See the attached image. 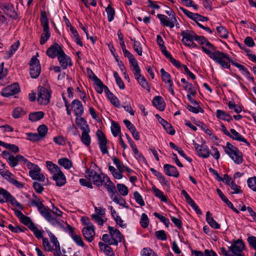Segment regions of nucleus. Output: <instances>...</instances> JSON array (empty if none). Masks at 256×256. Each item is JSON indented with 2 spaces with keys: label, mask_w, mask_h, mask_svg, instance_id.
<instances>
[{
  "label": "nucleus",
  "mask_w": 256,
  "mask_h": 256,
  "mask_svg": "<svg viewBox=\"0 0 256 256\" xmlns=\"http://www.w3.org/2000/svg\"><path fill=\"white\" fill-rule=\"evenodd\" d=\"M196 40L202 46V52L211 59L218 64L222 67H228V64L224 60L226 58L228 59L226 53L216 50L215 47L203 36L197 35Z\"/></svg>",
  "instance_id": "obj_1"
},
{
  "label": "nucleus",
  "mask_w": 256,
  "mask_h": 256,
  "mask_svg": "<svg viewBox=\"0 0 256 256\" xmlns=\"http://www.w3.org/2000/svg\"><path fill=\"white\" fill-rule=\"evenodd\" d=\"M46 166L52 174V179L54 180L56 186L61 187L66 182V176L56 164L50 161L46 162Z\"/></svg>",
  "instance_id": "obj_2"
},
{
  "label": "nucleus",
  "mask_w": 256,
  "mask_h": 256,
  "mask_svg": "<svg viewBox=\"0 0 256 256\" xmlns=\"http://www.w3.org/2000/svg\"><path fill=\"white\" fill-rule=\"evenodd\" d=\"M224 152L230 158L237 164L242 163L244 161L243 154L242 152L230 143L227 142L226 146H224Z\"/></svg>",
  "instance_id": "obj_3"
},
{
  "label": "nucleus",
  "mask_w": 256,
  "mask_h": 256,
  "mask_svg": "<svg viewBox=\"0 0 256 256\" xmlns=\"http://www.w3.org/2000/svg\"><path fill=\"white\" fill-rule=\"evenodd\" d=\"M40 20L43 28V32L40 36V43L41 44H44L48 41L50 36L49 22L46 11L42 10L40 12Z\"/></svg>",
  "instance_id": "obj_4"
},
{
  "label": "nucleus",
  "mask_w": 256,
  "mask_h": 256,
  "mask_svg": "<svg viewBox=\"0 0 256 256\" xmlns=\"http://www.w3.org/2000/svg\"><path fill=\"white\" fill-rule=\"evenodd\" d=\"M85 176L87 180H92L94 184L100 187L103 186V182L108 176L102 172L97 173L93 170L86 169Z\"/></svg>",
  "instance_id": "obj_5"
},
{
  "label": "nucleus",
  "mask_w": 256,
  "mask_h": 256,
  "mask_svg": "<svg viewBox=\"0 0 256 256\" xmlns=\"http://www.w3.org/2000/svg\"><path fill=\"white\" fill-rule=\"evenodd\" d=\"M2 156L6 160L9 166L12 168H14L18 166L20 162H22L26 165L28 161V160L22 155L17 154L14 156L6 150H4L2 152Z\"/></svg>",
  "instance_id": "obj_6"
},
{
  "label": "nucleus",
  "mask_w": 256,
  "mask_h": 256,
  "mask_svg": "<svg viewBox=\"0 0 256 256\" xmlns=\"http://www.w3.org/2000/svg\"><path fill=\"white\" fill-rule=\"evenodd\" d=\"M6 202H10L12 205L22 210V205L18 202L16 198L12 196L10 192L6 190L0 188V203L3 204Z\"/></svg>",
  "instance_id": "obj_7"
},
{
  "label": "nucleus",
  "mask_w": 256,
  "mask_h": 256,
  "mask_svg": "<svg viewBox=\"0 0 256 256\" xmlns=\"http://www.w3.org/2000/svg\"><path fill=\"white\" fill-rule=\"evenodd\" d=\"M26 166L30 170L29 175L32 180L44 182L45 176L42 174L40 173V168L38 165L28 160Z\"/></svg>",
  "instance_id": "obj_8"
},
{
  "label": "nucleus",
  "mask_w": 256,
  "mask_h": 256,
  "mask_svg": "<svg viewBox=\"0 0 256 256\" xmlns=\"http://www.w3.org/2000/svg\"><path fill=\"white\" fill-rule=\"evenodd\" d=\"M38 210L41 215L52 225L56 226L61 224L60 221L53 217L50 212L49 208L45 206L43 204L38 208Z\"/></svg>",
  "instance_id": "obj_9"
},
{
  "label": "nucleus",
  "mask_w": 256,
  "mask_h": 256,
  "mask_svg": "<svg viewBox=\"0 0 256 256\" xmlns=\"http://www.w3.org/2000/svg\"><path fill=\"white\" fill-rule=\"evenodd\" d=\"M51 96L48 88L38 86L37 100L39 104L46 105L50 102Z\"/></svg>",
  "instance_id": "obj_10"
},
{
  "label": "nucleus",
  "mask_w": 256,
  "mask_h": 256,
  "mask_svg": "<svg viewBox=\"0 0 256 256\" xmlns=\"http://www.w3.org/2000/svg\"><path fill=\"white\" fill-rule=\"evenodd\" d=\"M226 56L228 57V59L224 60L226 62H227L228 64V67H222L224 68H230V62L236 68H238L239 70L241 72L242 74L246 77L250 81L254 82V78L251 76V74L248 70L243 65L240 64L234 61L230 56L226 54Z\"/></svg>",
  "instance_id": "obj_11"
},
{
  "label": "nucleus",
  "mask_w": 256,
  "mask_h": 256,
  "mask_svg": "<svg viewBox=\"0 0 256 256\" xmlns=\"http://www.w3.org/2000/svg\"><path fill=\"white\" fill-rule=\"evenodd\" d=\"M244 248V244L240 240H238L228 247V250L232 252V256H245L242 252Z\"/></svg>",
  "instance_id": "obj_12"
},
{
  "label": "nucleus",
  "mask_w": 256,
  "mask_h": 256,
  "mask_svg": "<svg viewBox=\"0 0 256 256\" xmlns=\"http://www.w3.org/2000/svg\"><path fill=\"white\" fill-rule=\"evenodd\" d=\"M108 228L111 238L110 245L117 246L124 239L123 235L114 227L108 226Z\"/></svg>",
  "instance_id": "obj_13"
},
{
  "label": "nucleus",
  "mask_w": 256,
  "mask_h": 256,
  "mask_svg": "<svg viewBox=\"0 0 256 256\" xmlns=\"http://www.w3.org/2000/svg\"><path fill=\"white\" fill-rule=\"evenodd\" d=\"M30 74L32 78H37L41 72L40 62L38 58L32 57L30 61Z\"/></svg>",
  "instance_id": "obj_14"
},
{
  "label": "nucleus",
  "mask_w": 256,
  "mask_h": 256,
  "mask_svg": "<svg viewBox=\"0 0 256 256\" xmlns=\"http://www.w3.org/2000/svg\"><path fill=\"white\" fill-rule=\"evenodd\" d=\"M84 224L86 226L82 230L83 236L88 242H92L95 236L94 227L89 222H85Z\"/></svg>",
  "instance_id": "obj_15"
},
{
  "label": "nucleus",
  "mask_w": 256,
  "mask_h": 256,
  "mask_svg": "<svg viewBox=\"0 0 256 256\" xmlns=\"http://www.w3.org/2000/svg\"><path fill=\"white\" fill-rule=\"evenodd\" d=\"M96 135L98 140V144L100 150L102 154H108V153L107 147L108 140L104 134L100 130H98L96 132Z\"/></svg>",
  "instance_id": "obj_16"
},
{
  "label": "nucleus",
  "mask_w": 256,
  "mask_h": 256,
  "mask_svg": "<svg viewBox=\"0 0 256 256\" xmlns=\"http://www.w3.org/2000/svg\"><path fill=\"white\" fill-rule=\"evenodd\" d=\"M20 91L18 84L17 83H14L4 88L0 94L4 97H8L14 95Z\"/></svg>",
  "instance_id": "obj_17"
},
{
  "label": "nucleus",
  "mask_w": 256,
  "mask_h": 256,
  "mask_svg": "<svg viewBox=\"0 0 256 256\" xmlns=\"http://www.w3.org/2000/svg\"><path fill=\"white\" fill-rule=\"evenodd\" d=\"M64 52L62 47L57 43L51 46L46 50V54L50 58H58Z\"/></svg>",
  "instance_id": "obj_18"
},
{
  "label": "nucleus",
  "mask_w": 256,
  "mask_h": 256,
  "mask_svg": "<svg viewBox=\"0 0 256 256\" xmlns=\"http://www.w3.org/2000/svg\"><path fill=\"white\" fill-rule=\"evenodd\" d=\"M157 17L160 20V24L164 26L173 28L176 25V23L177 22L176 17L172 16L171 17L170 20L167 16L162 14H158Z\"/></svg>",
  "instance_id": "obj_19"
},
{
  "label": "nucleus",
  "mask_w": 256,
  "mask_h": 256,
  "mask_svg": "<svg viewBox=\"0 0 256 256\" xmlns=\"http://www.w3.org/2000/svg\"><path fill=\"white\" fill-rule=\"evenodd\" d=\"M193 144L199 156L204 158L209 157L210 152L207 146L205 144L200 145L196 144L194 140H193Z\"/></svg>",
  "instance_id": "obj_20"
},
{
  "label": "nucleus",
  "mask_w": 256,
  "mask_h": 256,
  "mask_svg": "<svg viewBox=\"0 0 256 256\" xmlns=\"http://www.w3.org/2000/svg\"><path fill=\"white\" fill-rule=\"evenodd\" d=\"M58 60L62 69L66 70L68 67L72 65V62L70 58L66 55L64 52L60 55L58 56Z\"/></svg>",
  "instance_id": "obj_21"
},
{
  "label": "nucleus",
  "mask_w": 256,
  "mask_h": 256,
  "mask_svg": "<svg viewBox=\"0 0 256 256\" xmlns=\"http://www.w3.org/2000/svg\"><path fill=\"white\" fill-rule=\"evenodd\" d=\"M72 108L76 116H81L84 112V108L82 102L78 100H74L71 104Z\"/></svg>",
  "instance_id": "obj_22"
},
{
  "label": "nucleus",
  "mask_w": 256,
  "mask_h": 256,
  "mask_svg": "<svg viewBox=\"0 0 256 256\" xmlns=\"http://www.w3.org/2000/svg\"><path fill=\"white\" fill-rule=\"evenodd\" d=\"M2 178L6 179L8 182L14 185L18 188H22L24 186V184L17 180L15 178L14 176L8 170L6 172Z\"/></svg>",
  "instance_id": "obj_23"
},
{
  "label": "nucleus",
  "mask_w": 256,
  "mask_h": 256,
  "mask_svg": "<svg viewBox=\"0 0 256 256\" xmlns=\"http://www.w3.org/2000/svg\"><path fill=\"white\" fill-rule=\"evenodd\" d=\"M164 173L168 176L178 178L179 172L176 167L169 164H166L164 166Z\"/></svg>",
  "instance_id": "obj_24"
},
{
  "label": "nucleus",
  "mask_w": 256,
  "mask_h": 256,
  "mask_svg": "<svg viewBox=\"0 0 256 256\" xmlns=\"http://www.w3.org/2000/svg\"><path fill=\"white\" fill-rule=\"evenodd\" d=\"M230 136H228L232 140L243 142L248 146H250V144L248 142V140L240 134L236 130L231 128L230 130Z\"/></svg>",
  "instance_id": "obj_25"
},
{
  "label": "nucleus",
  "mask_w": 256,
  "mask_h": 256,
  "mask_svg": "<svg viewBox=\"0 0 256 256\" xmlns=\"http://www.w3.org/2000/svg\"><path fill=\"white\" fill-rule=\"evenodd\" d=\"M104 182L103 186L106 189L110 194V198H112L114 194L116 192V188L114 184L110 180V178L108 176Z\"/></svg>",
  "instance_id": "obj_26"
},
{
  "label": "nucleus",
  "mask_w": 256,
  "mask_h": 256,
  "mask_svg": "<svg viewBox=\"0 0 256 256\" xmlns=\"http://www.w3.org/2000/svg\"><path fill=\"white\" fill-rule=\"evenodd\" d=\"M92 74V80L94 82L96 86V90L98 94H102L104 91L106 93V88H108L106 86L104 85L102 80L99 79L94 72Z\"/></svg>",
  "instance_id": "obj_27"
},
{
  "label": "nucleus",
  "mask_w": 256,
  "mask_h": 256,
  "mask_svg": "<svg viewBox=\"0 0 256 256\" xmlns=\"http://www.w3.org/2000/svg\"><path fill=\"white\" fill-rule=\"evenodd\" d=\"M152 102L154 106L158 110L161 111L164 110L166 104L162 96H154L152 100Z\"/></svg>",
  "instance_id": "obj_28"
},
{
  "label": "nucleus",
  "mask_w": 256,
  "mask_h": 256,
  "mask_svg": "<svg viewBox=\"0 0 256 256\" xmlns=\"http://www.w3.org/2000/svg\"><path fill=\"white\" fill-rule=\"evenodd\" d=\"M90 129L82 131L80 136L82 142L86 147H88L91 144V137L89 134Z\"/></svg>",
  "instance_id": "obj_29"
},
{
  "label": "nucleus",
  "mask_w": 256,
  "mask_h": 256,
  "mask_svg": "<svg viewBox=\"0 0 256 256\" xmlns=\"http://www.w3.org/2000/svg\"><path fill=\"white\" fill-rule=\"evenodd\" d=\"M76 123L82 132L90 130L89 126L87 124L86 121L84 119V118L81 116L76 117Z\"/></svg>",
  "instance_id": "obj_30"
},
{
  "label": "nucleus",
  "mask_w": 256,
  "mask_h": 256,
  "mask_svg": "<svg viewBox=\"0 0 256 256\" xmlns=\"http://www.w3.org/2000/svg\"><path fill=\"white\" fill-rule=\"evenodd\" d=\"M50 238V242L54 247V250L57 252H60V246L56 237L50 231L46 230Z\"/></svg>",
  "instance_id": "obj_31"
},
{
  "label": "nucleus",
  "mask_w": 256,
  "mask_h": 256,
  "mask_svg": "<svg viewBox=\"0 0 256 256\" xmlns=\"http://www.w3.org/2000/svg\"><path fill=\"white\" fill-rule=\"evenodd\" d=\"M206 221L212 228L215 229L220 228V225L213 218L212 214L209 211L206 214Z\"/></svg>",
  "instance_id": "obj_32"
},
{
  "label": "nucleus",
  "mask_w": 256,
  "mask_h": 256,
  "mask_svg": "<svg viewBox=\"0 0 256 256\" xmlns=\"http://www.w3.org/2000/svg\"><path fill=\"white\" fill-rule=\"evenodd\" d=\"M216 116L218 118L228 122L232 121V117L230 114L221 110H216Z\"/></svg>",
  "instance_id": "obj_33"
},
{
  "label": "nucleus",
  "mask_w": 256,
  "mask_h": 256,
  "mask_svg": "<svg viewBox=\"0 0 256 256\" xmlns=\"http://www.w3.org/2000/svg\"><path fill=\"white\" fill-rule=\"evenodd\" d=\"M58 164L63 166L66 170H70L72 167V162L68 158H62L58 160Z\"/></svg>",
  "instance_id": "obj_34"
},
{
  "label": "nucleus",
  "mask_w": 256,
  "mask_h": 256,
  "mask_svg": "<svg viewBox=\"0 0 256 256\" xmlns=\"http://www.w3.org/2000/svg\"><path fill=\"white\" fill-rule=\"evenodd\" d=\"M44 115V112L42 111L32 112L29 114V120L32 122H35L42 119Z\"/></svg>",
  "instance_id": "obj_35"
},
{
  "label": "nucleus",
  "mask_w": 256,
  "mask_h": 256,
  "mask_svg": "<svg viewBox=\"0 0 256 256\" xmlns=\"http://www.w3.org/2000/svg\"><path fill=\"white\" fill-rule=\"evenodd\" d=\"M192 252L195 256H218L212 250H205L204 252L201 251L194 250Z\"/></svg>",
  "instance_id": "obj_36"
},
{
  "label": "nucleus",
  "mask_w": 256,
  "mask_h": 256,
  "mask_svg": "<svg viewBox=\"0 0 256 256\" xmlns=\"http://www.w3.org/2000/svg\"><path fill=\"white\" fill-rule=\"evenodd\" d=\"M30 229L33 232L35 236L38 238H43V234L44 233V231L42 230L38 229L34 224H30V226H29Z\"/></svg>",
  "instance_id": "obj_37"
},
{
  "label": "nucleus",
  "mask_w": 256,
  "mask_h": 256,
  "mask_svg": "<svg viewBox=\"0 0 256 256\" xmlns=\"http://www.w3.org/2000/svg\"><path fill=\"white\" fill-rule=\"evenodd\" d=\"M181 36H182V40H195L197 36L194 32L189 30L182 31L181 32Z\"/></svg>",
  "instance_id": "obj_38"
},
{
  "label": "nucleus",
  "mask_w": 256,
  "mask_h": 256,
  "mask_svg": "<svg viewBox=\"0 0 256 256\" xmlns=\"http://www.w3.org/2000/svg\"><path fill=\"white\" fill-rule=\"evenodd\" d=\"M30 206H36L37 208L42 204L43 200L37 196L35 194H32V198L30 200Z\"/></svg>",
  "instance_id": "obj_39"
},
{
  "label": "nucleus",
  "mask_w": 256,
  "mask_h": 256,
  "mask_svg": "<svg viewBox=\"0 0 256 256\" xmlns=\"http://www.w3.org/2000/svg\"><path fill=\"white\" fill-rule=\"evenodd\" d=\"M131 41L132 42L134 50L136 52L138 56H142V48L140 42L136 40L134 38H131Z\"/></svg>",
  "instance_id": "obj_40"
},
{
  "label": "nucleus",
  "mask_w": 256,
  "mask_h": 256,
  "mask_svg": "<svg viewBox=\"0 0 256 256\" xmlns=\"http://www.w3.org/2000/svg\"><path fill=\"white\" fill-rule=\"evenodd\" d=\"M113 202L116 204L122 206L124 208H128V204L124 198L120 196H117L115 194H114L112 198H111Z\"/></svg>",
  "instance_id": "obj_41"
},
{
  "label": "nucleus",
  "mask_w": 256,
  "mask_h": 256,
  "mask_svg": "<svg viewBox=\"0 0 256 256\" xmlns=\"http://www.w3.org/2000/svg\"><path fill=\"white\" fill-rule=\"evenodd\" d=\"M136 78L144 88L146 89L148 92L150 91L149 84L143 76L140 74L136 77Z\"/></svg>",
  "instance_id": "obj_42"
},
{
  "label": "nucleus",
  "mask_w": 256,
  "mask_h": 256,
  "mask_svg": "<svg viewBox=\"0 0 256 256\" xmlns=\"http://www.w3.org/2000/svg\"><path fill=\"white\" fill-rule=\"evenodd\" d=\"M160 73L162 81L166 84H170L172 82L170 75L165 71L164 68L160 69Z\"/></svg>",
  "instance_id": "obj_43"
},
{
  "label": "nucleus",
  "mask_w": 256,
  "mask_h": 256,
  "mask_svg": "<svg viewBox=\"0 0 256 256\" xmlns=\"http://www.w3.org/2000/svg\"><path fill=\"white\" fill-rule=\"evenodd\" d=\"M42 246L44 250L46 252H51L55 250L54 248V246H52L46 238H42Z\"/></svg>",
  "instance_id": "obj_44"
},
{
  "label": "nucleus",
  "mask_w": 256,
  "mask_h": 256,
  "mask_svg": "<svg viewBox=\"0 0 256 256\" xmlns=\"http://www.w3.org/2000/svg\"><path fill=\"white\" fill-rule=\"evenodd\" d=\"M117 188L120 194L122 196H126L128 194V190L127 186L124 184H118Z\"/></svg>",
  "instance_id": "obj_45"
},
{
  "label": "nucleus",
  "mask_w": 256,
  "mask_h": 256,
  "mask_svg": "<svg viewBox=\"0 0 256 256\" xmlns=\"http://www.w3.org/2000/svg\"><path fill=\"white\" fill-rule=\"evenodd\" d=\"M50 212L54 215L53 217H54V218H56L59 221L60 218L62 216V212L60 210H59L58 208L56 207L54 205L52 206V208L50 210Z\"/></svg>",
  "instance_id": "obj_46"
},
{
  "label": "nucleus",
  "mask_w": 256,
  "mask_h": 256,
  "mask_svg": "<svg viewBox=\"0 0 256 256\" xmlns=\"http://www.w3.org/2000/svg\"><path fill=\"white\" fill-rule=\"evenodd\" d=\"M106 11L108 16V21L111 22L114 19L115 14L114 10L110 5H108L106 8Z\"/></svg>",
  "instance_id": "obj_47"
},
{
  "label": "nucleus",
  "mask_w": 256,
  "mask_h": 256,
  "mask_svg": "<svg viewBox=\"0 0 256 256\" xmlns=\"http://www.w3.org/2000/svg\"><path fill=\"white\" fill-rule=\"evenodd\" d=\"M153 191L156 196L158 197L160 199L162 202H167V198L166 196L164 194L163 192L159 189L156 187L152 188Z\"/></svg>",
  "instance_id": "obj_48"
},
{
  "label": "nucleus",
  "mask_w": 256,
  "mask_h": 256,
  "mask_svg": "<svg viewBox=\"0 0 256 256\" xmlns=\"http://www.w3.org/2000/svg\"><path fill=\"white\" fill-rule=\"evenodd\" d=\"M111 131L113 134V136L114 137H116L117 136L120 134V126L116 124V123H113L111 126Z\"/></svg>",
  "instance_id": "obj_49"
},
{
  "label": "nucleus",
  "mask_w": 256,
  "mask_h": 256,
  "mask_svg": "<svg viewBox=\"0 0 256 256\" xmlns=\"http://www.w3.org/2000/svg\"><path fill=\"white\" fill-rule=\"evenodd\" d=\"M216 30L219 34L220 36L223 38H228V32L225 28L222 26H219L216 28Z\"/></svg>",
  "instance_id": "obj_50"
},
{
  "label": "nucleus",
  "mask_w": 256,
  "mask_h": 256,
  "mask_svg": "<svg viewBox=\"0 0 256 256\" xmlns=\"http://www.w3.org/2000/svg\"><path fill=\"white\" fill-rule=\"evenodd\" d=\"M186 108L190 112L194 114L203 113L204 112V110L199 106H194L190 104H187Z\"/></svg>",
  "instance_id": "obj_51"
},
{
  "label": "nucleus",
  "mask_w": 256,
  "mask_h": 256,
  "mask_svg": "<svg viewBox=\"0 0 256 256\" xmlns=\"http://www.w3.org/2000/svg\"><path fill=\"white\" fill-rule=\"evenodd\" d=\"M216 192L221 198V200L224 202L228 206V207H232V203L228 199V198L224 195L222 190L219 189H216Z\"/></svg>",
  "instance_id": "obj_52"
},
{
  "label": "nucleus",
  "mask_w": 256,
  "mask_h": 256,
  "mask_svg": "<svg viewBox=\"0 0 256 256\" xmlns=\"http://www.w3.org/2000/svg\"><path fill=\"white\" fill-rule=\"evenodd\" d=\"M149 222V219L147 215L144 213L142 214L140 219L141 226L144 228H146L148 226Z\"/></svg>",
  "instance_id": "obj_53"
},
{
  "label": "nucleus",
  "mask_w": 256,
  "mask_h": 256,
  "mask_svg": "<svg viewBox=\"0 0 256 256\" xmlns=\"http://www.w3.org/2000/svg\"><path fill=\"white\" fill-rule=\"evenodd\" d=\"M114 76L115 78L116 83L118 87L120 89H124L125 88L124 84L116 72H114Z\"/></svg>",
  "instance_id": "obj_54"
},
{
  "label": "nucleus",
  "mask_w": 256,
  "mask_h": 256,
  "mask_svg": "<svg viewBox=\"0 0 256 256\" xmlns=\"http://www.w3.org/2000/svg\"><path fill=\"white\" fill-rule=\"evenodd\" d=\"M38 134L40 136L41 139L44 138L48 132L47 126L44 124L40 126L38 128Z\"/></svg>",
  "instance_id": "obj_55"
},
{
  "label": "nucleus",
  "mask_w": 256,
  "mask_h": 256,
  "mask_svg": "<svg viewBox=\"0 0 256 256\" xmlns=\"http://www.w3.org/2000/svg\"><path fill=\"white\" fill-rule=\"evenodd\" d=\"M142 256H158L155 252L150 248H144L141 251Z\"/></svg>",
  "instance_id": "obj_56"
},
{
  "label": "nucleus",
  "mask_w": 256,
  "mask_h": 256,
  "mask_svg": "<svg viewBox=\"0 0 256 256\" xmlns=\"http://www.w3.org/2000/svg\"><path fill=\"white\" fill-rule=\"evenodd\" d=\"M228 106L230 110H233L236 113H240L242 111V108L236 104L234 100L230 101L228 103Z\"/></svg>",
  "instance_id": "obj_57"
},
{
  "label": "nucleus",
  "mask_w": 256,
  "mask_h": 256,
  "mask_svg": "<svg viewBox=\"0 0 256 256\" xmlns=\"http://www.w3.org/2000/svg\"><path fill=\"white\" fill-rule=\"evenodd\" d=\"M25 112L21 108H16L12 112V116L15 118H18L24 115Z\"/></svg>",
  "instance_id": "obj_58"
},
{
  "label": "nucleus",
  "mask_w": 256,
  "mask_h": 256,
  "mask_svg": "<svg viewBox=\"0 0 256 256\" xmlns=\"http://www.w3.org/2000/svg\"><path fill=\"white\" fill-rule=\"evenodd\" d=\"M134 198L135 199L136 202L140 204V206H144L145 204L140 194L138 192H134Z\"/></svg>",
  "instance_id": "obj_59"
},
{
  "label": "nucleus",
  "mask_w": 256,
  "mask_h": 256,
  "mask_svg": "<svg viewBox=\"0 0 256 256\" xmlns=\"http://www.w3.org/2000/svg\"><path fill=\"white\" fill-rule=\"evenodd\" d=\"M248 187L252 190L256 192V177L249 178L247 180Z\"/></svg>",
  "instance_id": "obj_60"
},
{
  "label": "nucleus",
  "mask_w": 256,
  "mask_h": 256,
  "mask_svg": "<svg viewBox=\"0 0 256 256\" xmlns=\"http://www.w3.org/2000/svg\"><path fill=\"white\" fill-rule=\"evenodd\" d=\"M154 214L156 218H158L162 223H164L167 228L168 227L170 221L168 218L156 212H154Z\"/></svg>",
  "instance_id": "obj_61"
},
{
  "label": "nucleus",
  "mask_w": 256,
  "mask_h": 256,
  "mask_svg": "<svg viewBox=\"0 0 256 256\" xmlns=\"http://www.w3.org/2000/svg\"><path fill=\"white\" fill-rule=\"evenodd\" d=\"M27 139L32 142L38 141L41 140L40 136L36 133H27Z\"/></svg>",
  "instance_id": "obj_62"
},
{
  "label": "nucleus",
  "mask_w": 256,
  "mask_h": 256,
  "mask_svg": "<svg viewBox=\"0 0 256 256\" xmlns=\"http://www.w3.org/2000/svg\"><path fill=\"white\" fill-rule=\"evenodd\" d=\"M184 88L188 93H190L192 95H195L196 94V90L194 87L190 83L188 82L186 85L184 86Z\"/></svg>",
  "instance_id": "obj_63"
},
{
  "label": "nucleus",
  "mask_w": 256,
  "mask_h": 256,
  "mask_svg": "<svg viewBox=\"0 0 256 256\" xmlns=\"http://www.w3.org/2000/svg\"><path fill=\"white\" fill-rule=\"evenodd\" d=\"M53 141L59 146H64L66 144V140L62 136H54L53 138Z\"/></svg>",
  "instance_id": "obj_64"
}]
</instances>
